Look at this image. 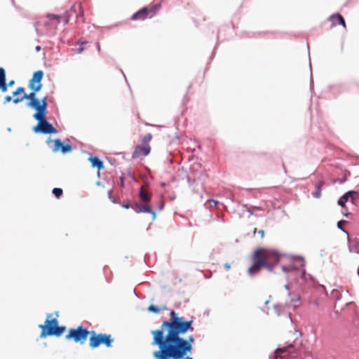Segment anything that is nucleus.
Here are the masks:
<instances>
[{
    "label": "nucleus",
    "mask_w": 359,
    "mask_h": 359,
    "mask_svg": "<svg viewBox=\"0 0 359 359\" xmlns=\"http://www.w3.org/2000/svg\"><path fill=\"white\" fill-rule=\"evenodd\" d=\"M193 320H184L175 311L170 313V319L164 320L161 327L151 332L153 336L151 344L158 346V350L153 353L156 359H182L186 354L193 350L194 337L191 335L187 339L182 334L194 330Z\"/></svg>",
    "instance_id": "1"
},
{
    "label": "nucleus",
    "mask_w": 359,
    "mask_h": 359,
    "mask_svg": "<svg viewBox=\"0 0 359 359\" xmlns=\"http://www.w3.org/2000/svg\"><path fill=\"white\" fill-rule=\"evenodd\" d=\"M253 264L248 269V273L250 276L258 273L262 267L266 268L269 271H272L273 265L278 263L279 260L278 255L273 250L258 248L252 255Z\"/></svg>",
    "instance_id": "2"
},
{
    "label": "nucleus",
    "mask_w": 359,
    "mask_h": 359,
    "mask_svg": "<svg viewBox=\"0 0 359 359\" xmlns=\"http://www.w3.org/2000/svg\"><path fill=\"white\" fill-rule=\"evenodd\" d=\"M52 316L51 313L48 314L44 325H39L41 329L40 337L42 338L47 336L60 337L65 331V327L58 326L57 320L52 318Z\"/></svg>",
    "instance_id": "3"
},
{
    "label": "nucleus",
    "mask_w": 359,
    "mask_h": 359,
    "mask_svg": "<svg viewBox=\"0 0 359 359\" xmlns=\"http://www.w3.org/2000/svg\"><path fill=\"white\" fill-rule=\"evenodd\" d=\"M36 92L37 91L32 90V92L29 94L25 93L24 95L20 98L15 97L13 100V102L15 104H18L24 100H29V102L27 103L28 107L34 109L36 111L46 110L48 106L47 97H44L41 100H39L36 98Z\"/></svg>",
    "instance_id": "4"
},
{
    "label": "nucleus",
    "mask_w": 359,
    "mask_h": 359,
    "mask_svg": "<svg viewBox=\"0 0 359 359\" xmlns=\"http://www.w3.org/2000/svg\"><path fill=\"white\" fill-rule=\"evenodd\" d=\"M46 110L36 111L33 117L38 121V123L34 127L36 133L55 134L57 130L46 120Z\"/></svg>",
    "instance_id": "5"
},
{
    "label": "nucleus",
    "mask_w": 359,
    "mask_h": 359,
    "mask_svg": "<svg viewBox=\"0 0 359 359\" xmlns=\"http://www.w3.org/2000/svg\"><path fill=\"white\" fill-rule=\"evenodd\" d=\"M152 135L148 133L143 136L141 139V144L135 147L133 154V158H138L142 156H147L151 151L149 142L152 140Z\"/></svg>",
    "instance_id": "6"
},
{
    "label": "nucleus",
    "mask_w": 359,
    "mask_h": 359,
    "mask_svg": "<svg viewBox=\"0 0 359 359\" xmlns=\"http://www.w3.org/2000/svg\"><path fill=\"white\" fill-rule=\"evenodd\" d=\"M90 333V332L86 328L83 326H79L76 328L69 329L65 338L67 340H73L76 343L83 344Z\"/></svg>",
    "instance_id": "7"
},
{
    "label": "nucleus",
    "mask_w": 359,
    "mask_h": 359,
    "mask_svg": "<svg viewBox=\"0 0 359 359\" xmlns=\"http://www.w3.org/2000/svg\"><path fill=\"white\" fill-rule=\"evenodd\" d=\"M90 334L89 346L91 348H97L101 344H104L107 347H110L111 346L113 339H111V335L96 334L95 331L90 332Z\"/></svg>",
    "instance_id": "8"
},
{
    "label": "nucleus",
    "mask_w": 359,
    "mask_h": 359,
    "mask_svg": "<svg viewBox=\"0 0 359 359\" xmlns=\"http://www.w3.org/2000/svg\"><path fill=\"white\" fill-rule=\"evenodd\" d=\"M157 12V7L156 6H151L148 7H144L135 13L131 16L132 20H144L147 18H151L154 17Z\"/></svg>",
    "instance_id": "9"
},
{
    "label": "nucleus",
    "mask_w": 359,
    "mask_h": 359,
    "mask_svg": "<svg viewBox=\"0 0 359 359\" xmlns=\"http://www.w3.org/2000/svg\"><path fill=\"white\" fill-rule=\"evenodd\" d=\"M77 11L82 13V6L80 4L73 5L70 10L67 11L64 15H57L55 14H48L47 18L50 20H54L57 21V23H59L62 20L64 21L65 24L68 23L69 17L71 15V13H76Z\"/></svg>",
    "instance_id": "10"
},
{
    "label": "nucleus",
    "mask_w": 359,
    "mask_h": 359,
    "mask_svg": "<svg viewBox=\"0 0 359 359\" xmlns=\"http://www.w3.org/2000/svg\"><path fill=\"white\" fill-rule=\"evenodd\" d=\"M43 76V72L38 70L33 74L32 79L29 81L28 86L32 90L39 91L42 88L41 81Z\"/></svg>",
    "instance_id": "11"
},
{
    "label": "nucleus",
    "mask_w": 359,
    "mask_h": 359,
    "mask_svg": "<svg viewBox=\"0 0 359 359\" xmlns=\"http://www.w3.org/2000/svg\"><path fill=\"white\" fill-rule=\"evenodd\" d=\"M147 203H135L133 206V208L137 213L145 212L151 214L152 219L154 220L156 217V212Z\"/></svg>",
    "instance_id": "12"
},
{
    "label": "nucleus",
    "mask_w": 359,
    "mask_h": 359,
    "mask_svg": "<svg viewBox=\"0 0 359 359\" xmlns=\"http://www.w3.org/2000/svg\"><path fill=\"white\" fill-rule=\"evenodd\" d=\"M15 84L14 80H11L8 83H6V74L3 67H0V90L2 93H6L8 88L13 86Z\"/></svg>",
    "instance_id": "13"
},
{
    "label": "nucleus",
    "mask_w": 359,
    "mask_h": 359,
    "mask_svg": "<svg viewBox=\"0 0 359 359\" xmlns=\"http://www.w3.org/2000/svg\"><path fill=\"white\" fill-rule=\"evenodd\" d=\"M60 150L62 153L67 154L72 150V147L70 144H65L60 140L57 139L54 140V151Z\"/></svg>",
    "instance_id": "14"
},
{
    "label": "nucleus",
    "mask_w": 359,
    "mask_h": 359,
    "mask_svg": "<svg viewBox=\"0 0 359 359\" xmlns=\"http://www.w3.org/2000/svg\"><path fill=\"white\" fill-rule=\"evenodd\" d=\"M88 160L90 162L92 167L97 168L98 170L104 168L103 162L98 157L90 156Z\"/></svg>",
    "instance_id": "15"
},
{
    "label": "nucleus",
    "mask_w": 359,
    "mask_h": 359,
    "mask_svg": "<svg viewBox=\"0 0 359 359\" xmlns=\"http://www.w3.org/2000/svg\"><path fill=\"white\" fill-rule=\"evenodd\" d=\"M139 197L143 203H149L151 201L150 195L145 191L143 187H141Z\"/></svg>",
    "instance_id": "16"
},
{
    "label": "nucleus",
    "mask_w": 359,
    "mask_h": 359,
    "mask_svg": "<svg viewBox=\"0 0 359 359\" xmlns=\"http://www.w3.org/2000/svg\"><path fill=\"white\" fill-rule=\"evenodd\" d=\"M323 181H320L316 186V191L313 192V196L316 198H320L321 196L322 187L324 185Z\"/></svg>",
    "instance_id": "17"
},
{
    "label": "nucleus",
    "mask_w": 359,
    "mask_h": 359,
    "mask_svg": "<svg viewBox=\"0 0 359 359\" xmlns=\"http://www.w3.org/2000/svg\"><path fill=\"white\" fill-rule=\"evenodd\" d=\"M348 201L351 200L352 203H354V200L359 196L358 193L355 191H348L345 194Z\"/></svg>",
    "instance_id": "18"
},
{
    "label": "nucleus",
    "mask_w": 359,
    "mask_h": 359,
    "mask_svg": "<svg viewBox=\"0 0 359 359\" xmlns=\"http://www.w3.org/2000/svg\"><path fill=\"white\" fill-rule=\"evenodd\" d=\"M332 18H334V20H338V24L341 25L344 29H346V25L345 22V20L341 15H340L339 13L334 14V17H333Z\"/></svg>",
    "instance_id": "19"
},
{
    "label": "nucleus",
    "mask_w": 359,
    "mask_h": 359,
    "mask_svg": "<svg viewBox=\"0 0 359 359\" xmlns=\"http://www.w3.org/2000/svg\"><path fill=\"white\" fill-rule=\"evenodd\" d=\"M332 18H334V20H338V24L341 25L344 29H346V25L345 22V20L341 15H340L339 13L334 14V17H333Z\"/></svg>",
    "instance_id": "20"
},
{
    "label": "nucleus",
    "mask_w": 359,
    "mask_h": 359,
    "mask_svg": "<svg viewBox=\"0 0 359 359\" xmlns=\"http://www.w3.org/2000/svg\"><path fill=\"white\" fill-rule=\"evenodd\" d=\"M290 302L293 304L294 308L298 307L300 305V297L297 294L294 295V297L290 299Z\"/></svg>",
    "instance_id": "21"
},
{
    "label": "nucleus",
    "mask_w": 359,
    "mask_h": 359,
    "mask_svg": "<svg viewBox=\"0 0 359 359\" xmlns=\"http://www.w3.org/2000/svg\"><path fill=\"white\" fill-rule=\"evenodd\" d=\"M293 347V345L290 344L287 346H285V347H283V348H277L276 351H277V353H286V352H288L289 353H291V352L289 351L290 348H292Z\"/></svg>",
    "instance_id": "22"
},
{
    "label": "nucleus",
    "mask_w": 359,
    "mask_h": 359,
    "mask_svg": "<svg viewBox=\"0 0 359 359\" xmlns=\"http://www.w3.org/2000/svg\"><path fill=\"white\" fill-rule=\"evenodd\" d=\"M52 192L56 198H59L62 195L63 191L60 188H54Z\"/></svg>",
    "instance_id": "23"
},
{
    "label": "nucleus",
    "mask_w": 359,
    "mask_h": 359,
    "mask_svg": "<svg viewBox=\"0 0 359 359\" xmlns=\"http://www.w3.org/2000/svg\"><path fill=\"white\" fill-rule=\"evenodd\" d=\"M348 201L347 197L346 195H343L338 201V204L342 208L345 207L346 203Z\"/></svg>",
    "instance_id": "24"
},
{
    "label": "nucleus",
    "mask_w": 359,
    "mask_h": 359,
    "mask_svg": "<svg viewBox=\"0 0 359 359\" xmlns=\"http://www.w3.org/2000/svg\"><path fill=\"white\" fill-rule=\"evenodd\" d=\"M22 93H25V88L23 87H18L12 94L13 97H16Z\"/></svg>",
    "instance_id": "25"
},
{
    "label": "nucleus",
    "mask_w": 359,
    "mask_h": 359,
    "mask_svg": "<svg viewBox=\"0 0 359 359\" xmlns=\"http://www.w3.org/2000/svg\"><path fill=\"white\" fill-rule=\"evenodd\" d=\"M148 311L155 313H158L160 312V309L156 306L153 304L150 305L148 307Z\"/></svg>",
    "instance_id": "26"
},
{
    "label": "nucleus",
    "mask_w": 359,
    "mask_h": 359,
    "mask_svg": "<svg viewBox=\"0 0 359 359\" xmlns=\"http://www.w3.org/2000/svg\"><path fill=\"white\" fill-rule=\"evenodd\" d=\"M333 17H334V15H332L331 16H330L329 18V20L331 22V27H335L337 26L338 24V20H334V18H332Z\"/></svg>",
    "instance_id": "27"
},
{
    "label": "nucleus",
    "mask_w": 359,
    "mask_h": 359,
    "mask_svg": "<svg viewBox=\"0 0 359 359\" xmlns=\"http://www.w3.org/2000/svg\"><path fill=\"white\" fill-rule=\"evenodd\" d=\"M294 269L295 268L292 265H289L288 266H282V270L285 272L291 271Z\"/></svg>",
    "instance_id": "28"
},
{
    "label": "nucleus",
    "mask_w": 359,
    "mask_h": 359,
    "mask_svg": "<svg viewBox=\"0 0 359 359\" xmlns=\"http://www.w3.org/2000/svg\"><path fill=\"white\" fill-rule=\"evenodd\" d=\"M257 232L260 235V237H261L262 238H264V230L261 229V230H259V231H257V229H255V230H254V234H255Z\"/></svg>",
    "instance_id": "29"
},
{
    "label": "nucleus",
    "mask_w": 359,
    "mask_h": 359,
    "mask_svg": "<svg viewBox=\"0 0 359 359\" xmlns=\"http://www.w3.org/2000/svg\"><path fill=\"white\" fill-rule=\"evenodd\" d=\"M346 223V221L345 220H341V221H339L337 224V226L339 229H342V226L343 225H344Z\"/></svg>",
    "instance_id": "30"
},
{
    "label": "nucleus",
    "mask_w": 359,
    "mask_h": 359,
    "mask_svg": "<svg viewBox=\"0 0 359 359\" xmlns=\"http://www.w3.org/2000/svg\"><path fill=\"white\" fill-rule=\"evenodd\" d=\"M12 100V97L10 95H6L4 97V103L10 102Z\"/></svg>",
    "instance_id": "31"
},
{
    "label": "nucleus",
    "mask_w": 359,
    "mask_h": 359,
    "mask_svg": "<svg viewBox=\"0 0 359 359\" xmlns=\"http://www.w3.org/2000/svg\"><path fill=\"white\" fill-rule=\"evenodd\" d=\"M273 359H283V357L280 355V353H277V351L276 350Z\"/></svg>",
    "instance_id": "32"
},
{
    "label": "nucleus",
    "mask_w": 359,
    "mask_h": 359,
    "mask_svg": "<svg viewBox=\"0 0 359 359\" xmlns=\"http://www.w3.org/2000/svg\"><path fill=\"white\" fill-rule=\"evenodd\" d=\"M83 50H84L83 47H80L79 48H78L76 50V53L80 54L83 51Z\"/></svg>",
    "instance_id": "33"
},
{
    "label": "nucleus",
    "mask_w": 359,
    "mask_h": 359,
    "mask_svg": "<svg viewBox=\"0 0 359 359\" xmlns=\"http://www.w3.org/2000/svg\"><path fill=\"white\" fill-rule=\"evenodd\" d=\"M163 206H164V202L163 201H161L160 202V204H159V210H162L163 208Z\"/></svg>",
    "instance_id": "34"
},
{
    "label": "nucleus",
    "mask_w": 359,
    "mask_h": 359,
    "mask_svg": "<svg viewBox=\"0 0 359 359\" xmlns=\"http://www.w3.org/2000/svg\"><path fill=\"white\" fill-rule=\"evenodd\" d=\"M224 266L227 270H229L231 269V265L229 263L224 264Z\"/></svg>",
    "instance_id": "35"
},
{
    "label": "nucleus",
    "mask_w": 359,
    "mask_h": 359,
    "mask_svg": "<svg viewBox=\"0 0 359 359\" xmlns=\"http://www.w3.org/2000/svg\"><path fill=\"white\" fill-rule=\"evenodd\" d=\"M41 46H37L36 47V50L37 52L40 51V50H41Z\"/></svg>",
    "instance_id": "36"
},
{
    "label": "nucleus",
    "mask_w": 359,
    "mask_h": 359,
    "mask_svg": "<svg viewBox=\"0 0 359 359\" xmlns=\"http://www.w3.org/2000/svg\"><path fill=\"white\" fill-rule=\"evenodd\" d=\"M355 251L359 253V245L355 246Z\"/></svg>",
    "instance_id": "37"
},
{
    "label": "nucleus",
    "mask_w": 359,
    "mask_h": 359,
    "mask_svg": "<svg viewBox=\"0 0 359 359\" xmlns=\"http://www.w3.org/2000/svg\"><path fill=\"white\" fill-rule=\"evenodd\" d=\"M187 355V354H186V355L184 356V358H183V359H193V358H190V357H189V356L185 357Z\"/></svg>",
    "instance_id": "38"
},
{
    "label": "nucleus",
    "mask_w": 359,
    "mask_h": 359,
    "mask_svg": "<svg viewBox=\"0 0 359 359\" xmlns=\"http://www.w3.org/2000/svg\"><path fill=\"white\" fill-rule=\"evenodd\" d=\"M111 193H112V191H111V190L109 191L108 194H109V197H111Z\"/></svg>",
    "instance_id": "39"
},
{
    "label": "nucleus",
    "mask_w": 359,
    "mask_h": 359,
    "mask_svg": "<svg viewBox=\"0 0 359 359\" xmlns=\"http://www.w3.org/2000/svg\"><path fill=\"white\" fill-rule=\"evenodd\" d=\"M121 186H123V179H121Z\"/></svg>",
    "instance_id": "40"
},
{
    "label": "nucleus",
    "mask_w": 359,
    "mask_h": 359,
    "mask_svg": "<svg viewBox=\"0 0 359 359\" xmlns=\"http://www.w3.org/2000/svg\"><path fill=\"white\" fill-rule=\"evenodd\" d=\"M285 288H286L287 290H289L288 285H285Z\"/></svg>",
    "instance_id": "41"
},
{
    "label": "nucleus",
    "mask_w": 359,
    "mask_h": 359,
    "mask_svg": "<svg viewBox=\"0 0 359 359\" xmlns=\"http://www.w3.org/2000/svg\"><path fill=\"white\" fill-rule=\"evenodd\" d=\"M212 202H213L215 205H217V202L215 201H212Z\"/></svg>",
    "instance_id": "42"
},
{
    "label": "nucleus",
    "mask_w": 359,
    "mask_h": 359,
    "mask_svg": "<svg viewBox=\"0 0 359 359\" xmlns=\"http://www.w3.org/2000/svg\"><path fill=\"white\" fill-rule=\"evenodd\" d=\"M124 207H125L126 208H129V205H124Z\"/></svg>",
    "instance_id": "43"
},
{
    "label": "nucleus",
    "mask_w": 359,
    "mask_h": 359,
    "mask_svg": "<svg viewBox=\"0 0 359 359\" xmlns=\"http://www.w3.org/2000/svg\"><path fill=\"white\" fill-rule=\"evenodd\" d=\"M315 304H316V306H318V304L317 301H316V302H315Z\"/></svg>",
    "instance_id": "44"
},
{
    "label": "nucleus",
    "mask_w": 359,
    "mask_h": 359,
    "mask_svg": "<svg viewBox=\"0 0 359 359\" xmlns=\"http://www.w3.org/2000/svg\"><path fill=\"white\" fill-rule=\"evenodd\" d=\"M165 309H166V306L162 307V310H165Z\"/></svg>",
    "instance_id": "45"
}]
</instances>
